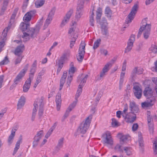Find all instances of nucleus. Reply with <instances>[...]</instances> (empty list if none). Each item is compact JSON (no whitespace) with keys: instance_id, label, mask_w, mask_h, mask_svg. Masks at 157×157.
I'll use <instances>...</instances> for the list:
<instances>
[{"instance_id":"obj_59","label":"nucleus","mask_w":157,"mask_h":157,"mask_svg":"<svg viewBox=\"0 0 157 157\" xmlns=\"http://www.w3.org/2000/svg\"><path fill=\"white\" fill-rule=\"evenodd\" d=\"M69 20L67 19L66 17H64V19L62 21L61 24V27L63 26L69 21Z\"/></svg>"},{"instance_id":"obj_41","label":"nucleus","mask_w":157,"mask_h":157,"mask_svg":"<svg viewBox=\"0 0 157 157\" xmlns=\"http://www.w3.org/2000/svg\"><path fill=\"white\" fill-rule=\"evenodd\" d=\"M115 61V59H112L107 64H106L105 65V66L109 69V70L110 68V67H111L112 65L114 63Z\"/></svg>"},{"instance_id":"obj_36","label":"nucleus","mask_w":157,"mask_h":157,"mask_svg":"<svg viewBox=\"0 0 157 157\" xmlns=\"http://www.w3.org/2000/svg\"><path fill=\"white\" fill-rule=\"evenodd\" d=\"M36 70V68H33L31 67V69L30 70V73L29 74V78H30V79H32L34 77V73H35Z\"/></svg>"},{"instance_id":"obj_42","label":"nucleus","mask_w":157,"mask_h":157,"mask_svg":"<svg viewBox=\"0 0 157 157\" xmlns=\"http://www.w3.org/2000/svg\"><path fill=\"white\" fill-rule=\"evenodd\" d=\"M31 17L29 14H27V13L23 17V20L25 22H27L31 20Z\"/></svg>"},{"instance_id":"obj_28","label":"nucleus","mask_w":157,"mask_h":157,"mask_svg":"<svg viewBox=\"0 0 157 157\" xmlns=\"http://www.w3.org/2000/svg\"><path fill=\"white\" fill-rule=\"evenodd\" d=\"M146 101L150 104L151 106L153 105L155 103V97L153 96H150V97H147Z\"/></svg>"},{"instance_id":"obj_43","label":"nucleus","mask_w":157,"mask_h":157,"mask_svg":"<svg viewBox=\"0 0 157 157\" xmlns=\"http://www.w3.org/2000/svg\"><path fill=\"white\" fill-rule=\"evenodd\" d=\"M101 41V39H98L94 42L93 47L94 49H95L98 48V47L99 46V44H100Z\"/></svg>"},{"instance_id":"obj_47","label":"nucleus","mask_w":157,"mask_h":157,"mask_svg":"<svg viewBox=\"0 0 157 157\" xmlns=\"http://www.w3.org/2000/svg\"><path fill=\"white\" fill-rule=\"evenodd\" d=\"M150 50L154 53H157V46L152 45L150 48Z\"/></svg>"},{"instance_id":"obj_37","label":"nucleus","mask_w":157,"mask_h":157,"mask_svg":"<svg viewBox=\"0 0 157 157\" xmlns=\"http://www.w3.org/2000/svg\"><path fill=\"white\" fill-rule=\"evenodd\" d=\"M149 131L150 134H153L154 132V125L153 122L148 123Z\"/></svg>"},{"instance_id":"obj_22","label":"nucleus","mask_w":157,"mask_h":157,"mask_svg":"<svg viewBox=\"0 0 157 157\" xmlns=\"http://www.w3.org/2000/svg\"><path fill=\"white\" fill-rule=\"evenodd\" d=\"M30 25L29 23L22 22L20 24V29L22 32L26 31L30 28Z\"/></svg>"},{"instance_id":"obj_9","label":"nucleus","mask_w":157,"mask_h":157,"mask_svg":"<svg viewBox=\"0 0 157 157\" xmlns=\"http://www.w3.org/2000/svg\"><path fill=\"white\" fill-rule=\"evenodd\" d=\"M129 107L131 111L130 112L131 113L136 114L139 112L138 107L134 102H130Z\"/></svg>"},{"instance_id":"obj_51","label":"nucleus","mask_w":157,"mask_h":157,"mask_svg":"<svg viewBox=\"0 0 157 157\" xmlns=\"http://www.w3.org/2000/svg\"><path fill=\"white\" fill-rule=\"evenodd\" d=\"M141 106L143 108L151 106V105H150V104H149L147 101L144 102L142 103Z\"/></svg>"},{"instance_id":"obj_1","label":"nucleus","mask_w":157,"mask_h":157,"mask_svg":"<svg viewBox=\"0 0 157 157\" xmlns=\"http://www.w3.org/2000/svg\"><path fill=\"white\" fill-rule=\"evenodd\" d=\"M40 29V28L39 26H37L34 28H29L27 32L23 33V35L22 36V37L23 38V41L26 42L29 40L30 37L33 38L36 36Z\"/></svg>"},{"instance_id":"obj_17","label":"nucleus","mask_w":157,"mask_h":157,"mask_svg":"<svg viewBox=\"0 0 157 157\" xmlns=\"http://www.w3.org/2000/svg\"><path fill=\"white\" fill-rule=\"evenodd\" d=\"M31 84V79H30V78H28L23 86V91L24 92H26L28 91L30 87Z\"/></svg>"},{"instance_id":"obj_40","label":"nucleus","mask_w":157,"mask_h":157,"mask_svg":"<svg viewBox=\"0 0 157 157\" xmlns=\"http://www.w3.org/2000/svg\"><path fill=\"white\" fill-rule=\"evenodd\" d=\"M115 61V59H112L107 64H106L105 65V66L109 69V70L110 68V67H111L112 65L114 63Z\"/></svg>"},{"instance_id":"obj_10","label":"nucleus","mask_w":157,"mask_h":157,"mask_svg":"<svg viewBox=\"0 0 157 157\" xmlns=\"http://www.w3.org/2000/svg\"><path fill=\"white\" fill-rule=\"evenodd\" d=\"M43 100L44 98L42 97L40 99H37L36 101H37V104L38 105H39V110L38 115L40 117L42 116L43 113Z\"/></svg>"},{"instance_id":"obj_6","label":"nucleus","mask_w":157,"mask_h":157,"mask_svg":"<svg viewBox=\"0 0 157 157\" xmlns=\"http://www.w3.org/2000/svg\"><path fill=\"white\" fill-rule=\"evenodd\" d=\"M43 136V130H40L37 132V133L33 138V148H35L37 147L40 140Z\"/></svg>"},{"instance_id":"obj_46","label":"nucleus","mask_w":157,"mask_h":157,"mask_svg":"<svg viewBox=\"0 0 157 157\" xmlns=\"http://www.w3.org/2000/svg\"><path fill=\"white\" fill-rule=\"evenodd\" d=\"M112 124L113 127H117L119 125L118 124V122L114 118H113L112 119Z\"/></svg>"},{"instance_id":"obj_21","label":"nucleus","mask_w":157,"mask_h":157,"mask_svg":"<svg viewBox=\"0 0 157 157\" xmlns=\"http://www.w3.org/2000/svg\"><path fill=\"white\" fill-rule=\"evenodd\" d=\"M141 133V132H139V138L138 141L139 142V145L140 147V149H141L142 151H143V147L144 146V141L143 140V138L142 137V136Z\"/></svg>"},{"instance_id":"obj_24","label":"nucleus","mask_w":157,"mask_h":157,"mask_svg":"<svg viewBox=\"0 0 157 157\" xmlns=\"http://www.w3.org/2000/svg\"><path fill=\"white\" fill-rule=\"evenodd\" d=\"M64 138H62L59 140L58 144L56 147V151L58 152L61 148L63 147Z\"/></svg>"},{"instance_id":"obj_31","label":"nucleus","mask_w":157,"mask_h":157,"mask_svg":"<svg viewBox=\"0 0 157 157\" xmlns=\"http://www.w3.org/2000/svg\"><path fill=\"white\" fill-rule=\"evenodd\" d=\"M105 13L107 17L110 18L112 15V11L109 7H107L105 10Z\"/></svg>"},{"instance_id":"obj_45","label":"nucleus","mask_w":157,"mask_h":157,"mask_svg":"<svg viewBox=\"0 0 157 157\" xmlns=\"http://www.w3.org/2000/svg\"><path fill=\"white\" fill-rule=\"evenodd\" d=\"M73 75H70V76L68 77L67 81V86H70L71 82L73 79Z\"/></svg>"},{"instance_id":"obj_13","label":"nucleus","mask_w":157,"mask_h":157,"mask_svg":"<svg viewBox=\"0 0 157 157\" xmlns=\"http://www.w3.org/2000/svg\"><path fill=\"white\" fill-rule=\"evenodd\" d=\"M105 137H103V141L104 143L110 145H112L113 142L109 133H106Z\"/></svg>"},{"instance_id":"obj_20","label":"nucleus","mask_w":157,"mask_h":157,"mask_svg":"<svg viewBox=\"0 0 157 157\" xmlns=\"http://www.w3.org/2000/svg\"><path fill=\"white\" fill-rule=\"evenodd\" d=\"M25 98L24 96L21 97L20 99L19 100L17 104V109H19L21 108L25 104Z\"/></svg>"},{"instance_id":"obj_64","label":"nucleus","mask_w":157,"mask_h":157,"mask_svg":"<svg viewBox=\"0 0 157 157\" xmlns=\"http://www.w3.org/2000/svg\"><path fill=\"white\" fill-rule=\"evenodd\" d=\"M36 11L35 10H31L29 12H27V14H29L30 16L32 17L36 13Z\"/></svg>"},{"instance_id":"obj_5","label":"nucleus","mask_w":157,"mask_h":157,"mask_svg":"<svg viewBox=\"0 0 157 157\" xmlns=\"http://www.w3.org/2000/svg\"><path fill=\"white\" fill-rule=\"evenodd\" d=\"M138 7V5L137 4H135L132 7L131 12L128 16V18L126 20V24H128L133 20L137 12Z\"/></svg>"},{"instance_id":"obj_49","label":"nucleus","mask_w":157,"mask_h":157,"mask_svg":"<svg viewBox=\"0 0 157 157\" xmlns=\"http://www.w3.org/2000/svg\"><path fill=\"white\" fill-rule=\"evenodd\" d=\"M100 24L101 26L105 25L107 26V20L105 18H102L101 21L100 22Z\"/></svg>"},{"instance_id":"obj_34","label":"nucleus","mask_w":157,"mask_h":157,"mask_svg":"<svg viewBox=\"0 0 157 157\" xmlns=\"http://www.w3.org/2000/svg\"><path fill=\"white\" fill-rule=\"evenodd\" d=\"M124 151L127 155H130L132 154V148L129 147H125L124 148Z\"/></svg>"},{"instance_id":"obj_58","label":"nucleus","mask_w":157,"mask_h":157,"mask_svg":"<svg viewBox=\"0 0 157 157\" xmlns=\"http://www.w3.org/2000/svg\"><path fill=\"white\" fill-rule=\"evenodd\" d=\"M121 145L119 144H117L115 147V150H118L119 151L123 152V150L121 148Z\"/></svg>"},{"instance_id":"obj_50","label":"nucleus","mask_w":157,"mask_h":157,"mask_svg":"<svg viewBox=\"0 0 157 157\" xmlns=\"http://www.w3.org/2000/svg\"><path fill=\"white\" fill-rule=\"evenodd\" d=\"M76 69L75 67H70L69 70V74L70 75H73Z\"/></svg>"},{"instance_id":"obj_4","label":"nucleus","mask_w":157,"mask_h":157,"mask_svg":"<svg viewBox=\"0 0 157 157\" xmlns=\"http://www.w3.org/2000/svg\"><path fill=\"white\" fill-rule=\"evenodd\" d=\"M85 45L84 41H82L78 49V53L77 56V59L79 62H82L83 59L85 52Z\"/></svg>"},{"instance_id":"obj_60","label":"nucleus","mask_w":157,"mask_h":157,"mask_svg":"<svg viewBox=\"0 0 157 157\" xmlns=\"http://www.w3.org/2000/svg\"><path fill=\"white\" fill-rule=\"evenodd\" d=\"M138 128V125L137 123H135L133 124L132 127V130L133 131H136Z\"/></svg>"},{"instance_id":"obj_61","label":"nucleus","mask_w":157,"mask_h":157,"mask_svg":"<svg viewBox=\"0 0 157 157\" xmlns=\"http://www.w3.org/2000/svg\"><path fill=\"white\" fill-rule=\"evenodd\" d=\"M5 39L0 38V46L3 47L5 44Z\"/></svg>"},{"instance_id":"obj_52","label":"nucleus","mask_w":157,"mask_h":157,"mask_svg":"<svg viewBox=\"0 0 157 157\" xmlns=\"http://www.w3.org/2000/svg\"><path fill=\"white\" fill-rule=\"evenodd\" d=\"M129 136L128 135H124L122 136L120 138V140L123 142H124L128 139Z\"/></svg>"},{"instance_id":"obj_54","label":"nucleus","mask_w":157,"mask_h":157,"mask_svg":"<svg viewBox=\"0 0 157 157\" xmlns=\"http://www.w3.org/2000/svg\"><path fill=\"white\" fill-rule=\"evenodd\" d=\"M73 13V11L72 10H70L67 13L66 15V17H66V18L69 20L72 14Z\"/></svg>"},{"instance_id":"obj_35","label":"nucleus","mask_w":157,"mask_h":157,"mask_svg":"<svg viewBox=\"0 0 157 157\" xmlns=\"http://www.w3.org/2000/svg\"><path fill=\"white\" fill-rule=\"evenodd\" d=\"M10 62L9 58L7 56L5 57L4 59L0 62V66L6 65Z\"/></svg>"},{"instance_id":"obj_56","label":"nucleus","mask_w":157,"mask_h":157,"mask_svg":"<svg viewBox=\"0 0 157 157\" xmlns=\"http://www.w3.org/2000/svg\"><path fill=\"white\" fill-rule=\"evenodd\" d=\"M82 10H77L76 13V17L77 18H80L82 15Z\"/></svg>"},{"instance_id":"obj_12","label":"nucleus","mask_w":157,"mask_h":157,"mask_svg":"<svg viewBox=\"0 0 157 157\" xmlns=\"http://www.w3.org/2000/svg\"><path fill=\"white\" fill-rule=\"evenodd\" d=\"M127 119L126 121L128 123H132L136 119V115L129 112L127 113Z\"/></svg>"},{"instance_id":"obj_18","label":"nucleus","mask_w":157,"mask_h":157,"mask_svg":"<svg viewBox=\"0 0 157 157\" xmlns=\"http://www.w3.org/2000/svg\"><path fill=\"white\" fill-rule=\"evenodd\" d=\"M61 101V94H58L56 97V102L57 111H59L60 109Z\"/></svg>"},{"instance_id":"obj_62","label":"nucleus","mask_w":157,"mask_h":157,"mask_svg":"<svg viewBox=\"0 0 157 157\" xmlns=\"http://www.w3.org/2000/svg\"><path fill=\"white\" fill-rule=\"evenodd\" d=\"M22 142V138L21 135L19 138V140L17 141L16 144V146L19 148L20 143Z\"/></svg>"},{"instance_id":"obj_63","label":"nucleus","mask_w":157,"mask_h":157,"mask_svg":"<svg viewBox=\"0 0 157 157\" xmlns=\"http://www.w3.org/2000/svg\"><path fill=\"white\" fill-rule=\"evenodd\" d=\"M89 21L90 25L94 26V17H90Z\"/></svg>"},{"instance_id":"obj_23","label":"nucleus","mask_w":157,"mask_h":157,"mask_svg":"<svg viewBox=\"0 0 157 157\" xmlns=\"http://www.w3.org/2000/svg\"><path fill=\"white\" fill-rule=\"evenodd\" d=\"M101 28L102 34L105 37L108 36L109 33L107 26L102 25L101 26Z\"/></svg>"},{"instance_id":"obj_27","label":"nucleus","mask_w":157,"mask_h":157,"mask_svg":"<svg viewBox=\"0 0 157 157\" xmlns=\"http://www.w3.org/2000/svg\"><path fill=\"white\" fill-rule=\"evenodd\" d=\"M56 126V123L54 124L53 125L51 128L45 136V137L48 138L52 134L53 130L55 129Z\"/></svg>"},{"instance_id":"obj_15","label":"nucleus","mask_w":157,"mask_h":157,"mask_svg":"<svg viewBox=\"0 0 157 157\" xmlns=\"http://www.w3.org/2000/svg\"><path fill=\"white\" fill-rule=\"evenodd\" d=\"M143 94L146 97L152 96L153 95L152 90L150 87H146L144 91Z\"/></svg>"},{"instance_id":"obj_26","label":"nucleus","mask_w":157,"mask_h":157,"mask_svg":"<svg viewBox=\"0 0 157 157\" xmlns=\"http://www.w3.org/2000/svg\"><path fill=\"white\" fill-rule=\"evenodd\" d=\"M67 72L66 71L63 72V74L60 80V84H61V86L63 85L66 81V79L67 77Z\"/></svg>"},{"instance_id":"obj_32","label":"nucleus","mask_w":157,"mask_h":157,"mask_svg":"<svg viewBox=\"0 0 157 157\" xmlns=\"http://www.w3.org/2000/svg\"><path fill=\"white\" fill-rule=\"evenodd\" d=\"M65 56L64 55L63 56L61 57L60 59L59 60V62L58 63V67L60 68H62L63 66V65L64 62V59L65 57Z\"/></svg>"},{"instance_id":"obj_48","label":"nucleus","mask_w":157,"mask_h":157,"mask_svg":"<svg viewBox=\"0 0 157 157\" xmlns=\"http://www.w3.org/2000/svg\"><path fill=\"white\" fill-rule=\"evenodd\" d=\"M55 11V9L54 8L52 9L49 13L48 17H51L52 19L53 16L54 15Z\"/></svg>"},{"instance_id":"obj_53","label":"nucleus","mask_w":157,"mask_h":157,"mask_svg":"<svg viewBox=\"0 0 157 157\" xmlns=\"http://www.w3.org/2000/svg\"><path fill=\"white\" fill-rule=\"evenodd\" d=\"M76 37L74 38V37L72 38L71 41V43L70 45V47L71 48H72L74 46L76 40Z\"/></svg>"},{"instance_id":"obj_55","label":"nucleus","mask_w":157,"mask_h":157,"mask_svg":"<svg viewBox=\"0 0 157 157\" xmlns=\"http://www.w3.org/2000/svg\"><path fill=\"white\" fill-rule=\"evenodd\" d=\"M101 54L104 55L105 56H106L108 54V51L107 50L104 49H101L100 50Z\"/></svg>"},{"instance_id":"obj_57","label":"nucleus","mask_w":157,"mask_h":157,"mask_svg":"<svg viewBox=\"0 0 157 157\" xmlns=\"http://www.w3.org/2000/svg\"><path fill=\"white\" fill-rule=\"evenodd\" d=\"M22 58L20 56H18V57L17 58L14 62L15 65H17L18 63H20L21 61Z\"/></svg>"},{"instance_id":"obj_25","label":"nucleus","mask_w":157,"mask_h":157,"mask_svg":"<svg viewBox=\"0 0 157 157\" xmlns=\"http://www.w3.org/2000/svg\"><path fill=\"white\" fill-rule=\"evenodd\" d=\"M10 25H8V27H6L3 30L1 38L5 39L6 40V37L7 35V33H8V30L10 29Z\"/></svg>"},{"instance_id":"obj_30","label":"nucleus","mask_w":157,"mask_h":157,"mask_svg":"<svg viewBox=\"0 0 157 157\" xmlns=\"http://www.w3.org/2000/svg\"><path fill=\"white\" fill-rule=\"evenodd\" d=\"M109 70V69L104 66L102 71L100 72V79H101V78L104 76L105 75V73L108 72Z\"/></svg>"},{"instance_id":"obj_11","label":"nucleus","mask_w":157,"mask_h":157,"mask_svg":"<svg viewBox=\"0 0 157 157\" xmlns=\"http://www.w3.org/2000/svg\"><path fill=\"white\" fill-rule=\"evenodd\" d=\"M76 102L74 101L69 105L67 109L66 110V111L63 116L64 119H65L68 117L70 112L76 106Z\"/></svg>"},{"instance_id":"obj_44","label":"nucleus","mask_w":157,"mask_h":157,"mask_svg":"<svg viewBox=\"0 0 157 157\" xmlns=\"http://www.w3.org/2000/svg\"><path fill=\"white\" fill-rule=\"evenodd\" d=\"M147 18H145L142 20V23L143 25L140 27H144V26L146 27L147 25H151L150 24H148L147 23Z\"/></svg>"},{"instance_id":"obj_33","label":"nucleus","mask_w":157,"mask_h":157,"mask_svg":"<svg viewBox=\"0 0 157 157\" xmlns=\"http://www.w3.org/2000/svg\"><path fill=\"white\" fill-rule=\"evenodd\" d=\"M45 2V0H37L35 2L36 7L38 8L41 7L44 4Z\"/></svg>"},{"instance_id":"obj_16","label":"nucleus","mask_w":157,"mask_h":157,"mask_svg":"<svg viewBox=\"0 0 157 157\" xmlns=\"http://www.w3.org/2000/svg\"><path fill=\"white\" fill-rule=\"evenodd\" d=\"M24 49L25 46L24 44H21L17 47L15 50L14 53L16 55L20 56Z\"/></svg>"},{"instance_id":"obj_19","label":"nucleus","mask_w":157,"mask_h":157,"mask_svg":"<svg viewBox=\"0 0 157 157\" xmlns=\"http://www.w3.org/2000/svg\"><path fill=\"white\" fill-rule=\"evenodd\" d=\"M37 102V101H35L34 103V108L33 109L31 118V120L32 121H34V120L35 116L36 114V112L37 110V108L38 107Z\"/></svg>"},{"instance_id":"obj_8","label":"nucleus","mask_w":157,"mask_h":157,"mask_svg":"<svg viewBox=\"0 0 157 157\" xmlns=\"http://www.w3.org/2000/svg\"><path fill=\"white\" fill-rule=\"evenodd\" d=\"M133 89L135 96L137 99H140L142 94V91L141 89L139 86L137 85L134 86Z\"/></svg>"},{"instance_id":"obj_14","label":"nucleus","mask_w":157,"mask_h":157,"mask_svg":"<svg viewBox=\"0 0 157 157\" xmlns=\"http://www.w3.org/2000/svg\"><path fill=\"white\" fill-rule=\"evenodd\" d=\"M151 25H147L146 27H143L144 29V37L146 39H147L149 36L151 31Z\"/></svg>"},{"instance_id":"obj_39","label":"nucleus","mask_w":157,"mask_h":157,"mask_svg":"<svg viewBox=\"0 0 157 157\" xmlns=\"http://www.w3.org/2000/svg\"><path fill=\"white\" fill-rule=\"evenodd\" d=\"M153 143V147L154 150V153L155 155L157 154V140L155 139L152 141Z\"/></svg>"},{"instance_id":"obj_29","label":"nucleus","mask_w":157,"mask_h":157,"mask_svg":"<svg viewBox=\"0 0 157 157\" xmlns=\"http://www.w3.org/2000/svg\"><path fill=\"white\" fill-rule=\"evenodd\" d=\"M15 135L14 132H13V130H12L11 133L9 136L8 140V142L9 145H10L12 143L13 139Z\"/></svg>"},{"instance_id":"obj_7","label":"nucleus","mask_w":157,"mask_h":157,"mask_svg":"<svg viewBox=\"0 0 157 157\" xmlns=\"http://www.w3.org/2000/svg\"><path fill=\"white\" fill-rule=\"evenodd\" d=\"M135 36L134 35H132L128 40L127 43V46L124 50L125 53L130 52L132 49L133 46V44L135 40Z\"/></svg>"},{"instance_id":"obj_2","label":"nucleus","mask_w":157,"mask_h":157,"mask_svg":"<svg viewBox=\"0 0 157 157\" xmlns=\"http://www.w3.org/2000/svg\"><path fill=\"white\" fill-rule=\"evenodd\" d=\"M92 119V116H90L86 118L85 121L81 123L77 129V132L75 135L76 136L78 133L84 134L89 128Z\"/></svg>"},{"instance_id":"obj_3","label":"nucleus","mask_w":157,"mask_h":157,"mask_svg":"<svg viewBox=\"0 0 157 157\" xmlns=\"http://www.w3.org/2000/svg\"><path fill=\"white\" fill-rule=\"evenodd\" d=\"M28 64H27L22 70H21L18 75L16 76L13 80V83L11 85L10 87V90H12L15 88L18 83L21 82L22 78L24 76L29 67Z\"/></svg>"},{"instance_id":"obj_38","label":"nucleus","mask_w":157,"mask_h":157,"mask_svg":"<svg viewBox=\"0 0 157 157\" xmlns=\"http://www.w3.org/2000/svg\"><path fill=\"white\" fill-rule=\"evenodd\" d=\"M52 20V18L51 17H48L46 19L44 25V29L47 28L48 25L50 23L51 21Z\"/></svg>"}]
</instances>
